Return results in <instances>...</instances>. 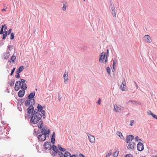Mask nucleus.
<instances>
[{
    "label": "nucleus",
    "instance_id": "60",
    "mask_svg": "<svg viewBox=\"0 0 157 157\" xmlns=\"http://www.w3.org/2000/svg\"><path fill=\"white\" fill-rule=\"evenodd\" d=\"M115 69V66H113V69H112L113 71H114Z\"/></svg>",
    "mask_w": 157,
    "mask_h": 157
},
{
    "label": "nucleus",
    "instance_id": "49",
    "mask_svg": "<svg viewBox=\"0 0 157 157\" xmlns=\"http://www.w3.org/2000/svg\"><path fill=\"white\" fill-rule=\"evenodd\" d=\"M125 157H133V156L131 154H128Z\"/></svg>",
    "mask_w": 157,
    "mask_h": 157
},
{
    "label": "nucleus",
    "instance_id": "1",
    "mask_svg": "<svg viewBox=\"0 0 157 157\" xmlns=\"http://www.w3.org/2000/svg\"><path fill=\"white\" fill-rule=\"evenodd\" d=\"M37 109L34 110V111L32 113V116L30 120V122L34 124L37 123L41 119L42 115L40 113L36 112Z\"/></svg>",
    "mask_w": 157,
    "mask_h": 157
},
{
    "label": "nucleus",
    "instance_id": "56",
    "mask_svg": "<svg viewBox=\"0 0 157 157\" xmlns=\"http://www.w3.org/2000/svg\"><path fill=\"white\" fill-rule=\"evenodd\" d=\"M109 50L108 49H107L106 51V55L107 56H109Z\"/></svg>",
    "mask_w": 157,
    "mask_h": 157
},
{
    "label": "nucleus",
    "instance_id": "63",
    "mask_svg": "<svg viewBox=\"0 0 157 157\" xmlns=\"http://www.w3.org/2000/svg\"><path fill=\"white\" fill-rule=\"evenodd\" d=\"M2 11H6V10L5 9H3L2 10Z\"/></svg>",
    "mask_w": 157,
    "mask_h": 157
},
{
    "label": "nucleus",
    "instance_id": "21",
    "mask_svg": "<svg viewBox=\"0 0 157 157\" xmlns=\"http://www.w3.org/2000/svg\"><path fill=\"white\" fill-rule=\"evenodd\" d=\"M117 135L120 137V138L122 140H124V138L121 132L119 131H117Z\"/></svg>",
    "mask_w": 157,
    "mask_h": 157
},
{
    "label": "nucleus",
    "instance_id": "24",
    "mask_svg": "<svg viewBox=\"0 0 157 157\" xmlns=\"http://www.w3.org/2000/svg\"><path fill=\"white\" fill-rule=\"evenodd\" d=\"M129 102H131L132 105H135L137 104V102L136 101L133 100H130L128 102H126V103L127 104H128Z\"/></svg>",
    "mask_w": 157,
    "mask_h": 157
},
{
    "label": "nucleus",
    "instance_id": "6",
    "mask_svg": "<svg viewBox=\"0 0 157 157\" xmlns=\"http://www.w3.org/2000/svg\"><path fill=\"white\" fill-rule=\"evenodd\" d=\"M109 9L113 16L116 17V9L113 2H111L109 4Z\"/></svg>",
    "mask_w": 157,
    "mask_h": 157
},
{
    "label": "nucleus",
    "instance_id": "8",
    "mask_svg": "<svg viewBox=\"0 0 157 157\" xmlns=\"http://www.w3.org/2000/svg\"><path fill=\"white\" fill-rule=\"evenodd\" d=\"M70 155V153L67 151H66L64 154L62 152H59V156L60 157H69Z\"/></svg>",
    "mask_w": 157,
    "mask_h": 157
},
{
    "label": "nucleus",
    "instance_id": "50",
    "mask_svg": "<svg viewBox=\"0 0 157 157\" xmlns=\"http://www.w3.org/2000/svg\"><path fill=\"white\" fill-rule=\"evenodd\" d=\"M6 36H7V35H5V34H3V37H2V39L3 40L5 39L6 38Z\"/></svg>",
    "mask_w": 157,
    "mask_h": 157
},
{
    "label": "nucleus",
    "instance_id": "31",
    "mask_svg": "<svg viewBox=\"0 0 157 157\" xmlns=\"http://www.w3.org/2000/svg\"><path fill=\"white\" fill-rule=\"evenodd\" d=\"M16 58V57L14 55H13L10 59V60L11 61H10V62H14V60Z\"/></svg>",
    "mask_w": 157,
    "mask_h": 157
},
{
    "label": "nucleus",
    "instance_id": "47",
    "mask_svg": "<svg viewBox=\"0 0 157 157\" xmlns=\"http://www.w3.org/2000/svg\"><path fill=\"white\" fill-rule=\"evenodd\" d=\"M152 116L154 118L156 119L157 120V116L156 115L154 114H152Z\"/></svg>",
    "mask_w": 157,
    "mask_h": 157
},
{
    "label": "nucleus",
    "instance_id": "52",
    "mask_svg": "<svg viewBox=\"0 0 157 157\" xmlns=\"http://www.w3.org/2000/svg\"><path fill=\"white\" fill-rule=\"evenodd\" d=\"M12 46L11 45H9L8 46V49H9L10 51L11 50V49H10V48H12Z\"/></svg>",
    "mask_w": 157,
    "mask_h": 157
},
{
    "label": "nucleus",
    "instance_id": "20",
    "mask_svg": "<svg viewBox=\"0 0 157 157\" xmlns=\"http://www.w3.org/2000/svg\"><path fill=\"white\" fill-rule=\"evenodd\" d=\"M37 111H36V112H40L43 109V107L42 106L40 105V104H38L37 105Z\"/></svg>",
    "mask_w": 157,
    "mask_h": 157
},
{
    "label": "nucleus",
    "instance_id": "46",
    "mask_svg": "<svg viewBox=\"0 0 157 157\" xmlns=\"http://www.w3.org/2000/svg\"><path fill=\"white\" fill-rule=\"evenodd\" d=\"M17 75H15V77L17 78H20V75L19 74V73H18V72H17Z\"/></svg>",
    "mask_w": 157,
    "mask_h": 157
},
{
    "label": "nucleus",
    "instance_id": "22",
    "mask_svg": "<svg viewBox=\"0 0 157 157\" xmlns=\"http://www.w3.org/2000/svg\"><path fill=\"white\" fill-rule=\"evenodd\" d=\"M24 69V67L23 66H20L17 70V72L20 73L22 72Z\"/></svg>",
    "mask_w": 157,
    "mask_h": 157
},
{
    "label": "nucleus",
    "instance_id": "61",
    "mask_svg": "<svg viewBox=\"0 0 157 157\" xmlns=\"http://www.w3.org/2000/svg\"><path fill=\"white\" fill-rule=\"evenodd\" d=\"M115 66V61L113 60V66Z\"/></svg>",
    "mask_w": 157,
    "mask_h": 157
},
{
    "label": "nucleus",
    "instance_id": "44",
    "mask_svg": "<svg viewBox=\"0 0 157 157\" xmlns=\"http://www.w3.org/2000/svg\"><path fill=\"white\" fill-rule=\"evenodd\" d=\"M16 69V68L15 67H14L13 69L12 70L11 73L10 74V75H12L13 74L15 70Z\"/></svg>",
    "mask_w": 157,
    "mask_h": 157
},
{
    "label": "nucleus",
    "instance_id": "19",
    "mask_svg": "<svg viewBox=\"0 0 157 157\" xmlns=\"http://www.w3.org/2000/svg\"><path fill=\"white\" fill-rule=\"evenodd\" d=\"M144 38L147 42L150 43L151 42V38L148 35L145 36Z\"/></svg>",
    "mask_w": 157,
    "mask_h": 157
},
{
    "label": "nucleus",
    "instance_id": "17",
    "mask_svg": "<svg viewBox=\"0 0 157 157\" xmlns=\"http://www.w3.org/2000/svg\"><path fill=\"white\" fill-rule=\"evenodd\" d=\"M25 93V91L23 90H21L18 93V96L20 98L24 96Z\"/></svg>",
    "mask_w": 157,
    "mask_h": 157
},
{
    "label": "nucleus",
    "instance_id": "10",
    "mask_svg": "<svg viewBox=\"0 0 157 157\" xmlns=\"http://www.w3.org/2000/svg\"><path fill=\"white\" fill-rule=\"evenodd\" d=\"M135 147V144L134 142L131 141L129 143V144L127 148L129 150H133L134 147Z\"/></svg>",
    "mask_w": 157,
    "mask_h": 157
},
{
    "label": "nucleus",
    "instance_id": "62",
    "mask_svg": "<svg viewBox=\"0 0 157 157\" xmlns=\"http://www.w3.org/2000/svg\"><path fill=\"white\" fill-rule=\"evenodd\" d=\"M1 123L3 124L4 125L5 124V123L3 121H2L1 122Z\"/></svg>",
    "mask_w": 157,
    "mask_h": 157
},
{
    "label": "nucleus",
    "instance_id": "41",
    "mask_svg": "<svg viewBox=\"0 0 157 157\" xmlns=\"http://www.w3.org/2000/svg\"><path fill=\"white\" fill-rule=\"evenodd\" d=\"M14 34L13 33H11L10 39L11 40H13L14 39Z\"/></svg>",
    "mask_w": 157,
    "mask_h": 157
},
{
    "label": "nucleus",
    "instance_id": "2",
    "mask_svg": "<svg viewBox=\"0 0 157 157\" xmlns=\"http://www.w3.org/2000/svg\"><path fill=\"white\" fill-rule=\"evenodd\" d=\"M51 149L53 151H52V150L50 152L53 157H58V155H59V152H61L59 151L58 147H57L56 145H53L51 147Z\"/></svg>",
    "mask_w": 157,
    "mask_h": 157
},
{
    "label": "nucleus",
    "instance_id": "26",
    "mask_svg": "<svg viewBox=\"0 0 157 157\" xmlns=\"http://www.w3.org/2000/svg\"><path fill=\"white\" fill-rule=\"evenodd\" d=\"M31 102V100H26L25 102V106H29L30 105Z\"/></svg>",
    "mask_w": 157,
    "mask_h": 157
},
{
    "label": "nucleus",
    "instance_id": "30",
    "mask_svg": "<svg viewBox=\"0 0 157 157\" xmlns=\"http://www.w3.org/2000/svg\"><path fill=\"white\" fill-rule=\"evenodd\" d=\"M41 112V114L42 115L43 118L44 119L46 117V116L45 115V111L44 110H42L40 112Z\"/></svg>",
    "mask_w": 157,
    "mask_h": 157
},
{
    "label": "nucleus",
    "instance_id": "11",
    "mask_svg": "<svg viewBox=\"0 0 157 157\" xmlns=\"http://www.w3.org/2000/svg\"><path fill=\"white\" fill-rule=\"evenodd\" d=\"M137 147L139 151H142L144 149L143 144L141 142L138 143L137 144Z\"/></svg>",
    "mask_w": 157,
    "mask_h": 157
},
{
    "label": "nucleus",
    "instance_id": "64",
    "mask_svg": "<svg viewBox=\"0 0 157 157\" xmlns=\"http://www.w3.org/2000/svg\"><path fill=\"white\" fill-rule=\"evenodd\" d=\"M151 157H157V156L154 155V156H152Z\"/></svg>",
    "mask_w": 157,
    "mask_h": 157
},
{
    "label": "nucleus",
    "instance_id": "42",
    "mask_svg": "<svg viewBox=\"0 0 157 157\" xmlns=\"http://www.w3.org/2000/svg\"><path fill=\"white\" fill-rule=\"evenodd\" d=\"M134 122V121L133 120H131L130 121V125L131 126H132L133 125Z\"/></svg>",
    "mask_w": 157,
    "mask_h": 157
},
{
    "label": "nucleus",
    "instance_id": "34",
    "mask_svg": "<svg viewBox=\"0 0 157 157\" xmlns=\"http://www.w3.org/2000/svg\"><path fill=\"white\" fill-rule=\"evenodd\" d=\"M106 71L108 74L110 75L111 71L110 68L109 67H107L106 68Z\"/></svg>",
    "mask_w": 157,
    "mask_h": 157
},
{
    "label": "nucleus",
    "instance_id": "35",
    "mask_svg": "<svg viewBox=\"0 0 157 157\" xmlns=\"http://www.w3.org/2000/svg\"><path fill=\"white\" fill-rule=\"evenodd\" d=\"M21 81H17L16 82L15 85H16L17 86L19 85V86H20L21 85Z\"/></svg>",
    "mask_w": 157,
    "mask_h": 157
},
{
    "label": "nucleus",
    "instance_id": "33",
    "mask_svg": "<svg viewBox=\"0 0 157 157\" xmlns=\"http://www.w3.org/2000/svg\"><path fill=\"white\" fill-rule=\"evenodd\" d=\"M40 132L39 130H38L37 131H34V135H36V136H37L38 134H40Z\"/></svg>",
    "mask_w": 157,
    "mask_h": 157
},
{
    "label": "nucleus",
    "instance_id": "38",
    "mask_svg": "<svg viewBox=\"0 0 157 157\" xmlns=\"http://www.w3.org/2000/svg\"><path fill=\"white\" fill-rule=\"evenodd\" d=\"M51 142L52 144H54L55 142V138H52L51 140Z\"/></svg>",
    "mask_w": 157,
    "mask_h": 157
},
{
    "label": "nucleus",
    "instance_id": "43",
    "mask_svg": "<svg viewBox=\"0 0 157 157\" xmlns=\"http://www.w3.org/2000/svg\"><path fill=\"white\" fill-rule=\"evenodd\" d=\"M62 97L60 95V94L59 93H58V98L59 100V101H60L61 99L62 98Z\"/></svg>",
    "mask_w": 157,
    "mask_h": 157
},
{
    "label": "nucleus",
    "instance_id": "59",
    "mask_svg": "<svg viewBox=\"0 0 157 157\" xmlns=\"http://www.w3.org/2000/svg\"><path fill=\"white\" fill-rule=\"evenodd\" d=\"M4 33H3L4 34H5V35H7L8 34V33L6 31L4 30Z\"/></svg>",
    "mask_w": 157,
    "mask_h": 157
},
{
    "label": "nucleus",
    "instance_id": "14",
    "mask_svg": "<svg viewBox=\"0 0 157 157\" xmlns=\"http://www.w3.org/2000/svg\"><path fill=\"white\" fill-rule=\"evenodd\" d=\"M87 135L88 136L89 140L90 142L93 143L95 142V138L94 136L92 135H91L89 134H87Z\"/></svg>",
    "mask_w": 157,
    "mask_h": 157
},
{
    "label": "nucleus",
    "instance_id": "54",
    "mask_svg": "<svg viewBox=\"0 0 157 157\" xmlns=\"http://www.w3.org/2000/svg\"><path fill=\"white\" fill-rule=\"evenodd\" d=\"M52 138H55V133L54 132L52 135Z\"/></svg>",
    "mask_w": 157,
    "mask_h": 157
},
{
    "label": "nucleus",
    "instance_id": "13",
    "mask_svg": "<svg viewBox=\"0 0 157 157\" xmlns=\"http://www.w3.org/2000/svg\"><path fill=\"white\" fill-rule=\"evenodd\" d=\"M125 83V80L124 79L120 86L121 89L122 91H125L126 90V86L124 85Z\"/></svg>",
    "mask_w": 157,
    "mask_h": 157
},
{
    "label": "nucleus",
    "instance_id": "29",
    "mask_svg": "<svg viewBox=\"0 0 157 157\" xmlns=\"http://www.w3.org/2000/svg\"><path fill=\"white\" fill-rule=\"evenodd\" d=\"M50 133V130L49 129H48L47 128V130L46 131V132H45V136H46L47 137H48V135Z\"/></svg>",
    "mask_w": 157,
    "mask_h": 157
},
{
    "label": "nucleus",
    "instance_id": "5",
    "mask_svg": "<svg viewBox=\"0 0 157 157\" xmlns=\"http://www.w3.org/2000/svg\"><path fill=\"white\" fill-rule=\"evenodd\" d=\"M100 62H103L105 63L107 62V55L106 53L102 52L100 55L99 59Z\"/></svg>",
    "mask_w": 157,
    "mask_h": 157
},
{
    "label": "nucleus",
    "instance_id": "58",
    "mask_svg": "<svg viewBox=\"0 0 157 157\" xmlns=\"http://www.w3.org/2000/svg\"><path fill=\"white\" fill-rule=\"evenodd\" d=\"M69 157H76V155L74 154L72 155H71H71H70Z\"/></svg>",
    "mask_w": 157,
    "mask_h": 157
},
{
    "label": "nucleus",
    "instance_id": "55",
    "mask_svg": "<svg viewBox=\"0 0 157 157\" xmlns=\"http://www.w3.org/2000/svg\"><path fill=\"white\" fill-rule=\"evenodd\" d=\"M138 138H139V137L138 136H137L136 137H135V140H136V141H137L139 140H138Z\"/></svg>",
    "mask_w": 157,
    "mask_h": 157
},
{
    "label": "nucleus",
    "instance_id": "53",
    "mask_svg": "<svg viewBox=\"0 0 157 157\" xmlns=\"http://www.w3.org/2000/svg\"><path fill=\"white\" fill-rule=\"evenodd\" d=\"M147 113L148 115H151L152 116V114H153L151 111H149L147 112Z\"/></svg>",
    "mask_w": 157,
    "mask_h": 157
},
{
    "label": "nucleus",
    "instance_id": "39",
    "mask_svg": "<svg viewBox=\"0 0 157 157\" xmlns=\"http://www.w3.org/2000/svg\"><path fill=\"white\" fill-rule=\"evenodd\" d=\"M15 80L14 79H13V81H12L10 83V85L12 86H13L14 84Z\"/></svg>",
    "mask_w": 157,
    "mask_h": 157
},
{
    "label": "nucleus",
    "instance_id": "9",
    "mask_svg": "<svg viewBox=\"0 0 157 157\" xmlns=\"http://www.w3.org/2000/svg\"><path fill=\"white\" fill-rule=\"evenodd\" d=\"M126 138V142L127 143H128L130 142V141L131 142L134 139V137L132 135H129L127 136Z\"/></svg>",
    "mask_w": 157,
    "mask_h": 157
},
{
    "label": "nucleus",
    "instance_id": "28",
    "mask_svg": "<svg viewBox=\"0 0 157 157\" xmlns=\"http://www.w3.org/2000/svg\"><path fill=\"white\" fill-rule=\"evenodd\" d=\"M27 87V85L25 84H22V86H21V88L22 89V90H26Z\"/></svg>",
    "mask_w": 157,
    "mask_h": 157
},
{
    "label": "nucleus",
    "instance_id": "48",
    "mask_svg": "<svg viewBox=\"0 0 157 157\" xmlns=\"http://www.w3.org/2000/svg\"><path fill=\"white\" fill-rule=\"evenodd\" d=\"M21 83L22 82V84H24V83L25 82V81H26L24 79H21Z\"/></svg>",
    "mask_w": 157,
    "mask_h": 157
},
{
    "label": "nucleus",
    "instance_id": "40",
    "mask_svg": "<svg viewBox=\"0 0 157 157\" xmlns=\"http://www.w3.org/2000/svg\"><path fill=\"white\" fill-rule=\"evenodd\" d=\"M133 86H134V87H136V89H137L138 88V85H137V84H136V82H135V81H134L133 82Z\"/></svg>",
    "mask_w": 157,
    "mask_h": 157
},
{
    "label": "nucleus",
    "instance_id": "25",
    "mask_svg": "<svg viewBox=\"0 0 157 157\" xmlns=\"http://www.w3.org/2000/svg\"><path fill=\"white\" fill-rule=\"evenodd\" d=\"M63 11H65L66 10V7L67 6V3L66 2H63Z\"/></svg>",
    "mask_w": 157,
    "mask_h": 157
},
{
    "label": "nucleus",
    "instance_id": "57",
    "mask_svg": "<svg viewBox=\"0 0 157 157\" xmlns=\"http://www.w3.org/2000/svg\"><path fill=\"white\" fill-rule=\"evenodd\" d=\"M11 29H10L8 31V32L7 33H8V35H9L10 33H11Z\"/></svg>",
    "mask_w": 157,
    "mask_h": 157
},
{
    "label": "nucleus",
    "instance_id": "45",
    "mask_svg": "<svg viewBox=\"0 0 157 157\" xmlns=\"http://www.w3.org/2000/svg\"><path fill=\"white\" fill-rule=\"evenodd\" d=\"M31 100V105H33L35 103V101L34 99H32Z\"/></svg>",
    "mask_w": 157,
    "mask_h": 157
},
{
    "label": "nucleus",
    "instance_id": "12",
    "mask_svg": "<svg viewBox=\"0 0 157 157\" xmlns=\"http://www.w3.org/2000/svg\"><path fill=\"white\" fill-rule=\"evenodd\" d=\"M47 136L42 134L39 135L38 137V140L39 141H44L45 140Z\"/></svg>",
    "mask_w": 157,
    "mask_h": 157
},
{
    "label": "nucleus",
    "instance_id": "7",
    "mask_svg": "<svg viewBox=\"0 0 157 157\" xmlns=\"http://www.w3.org/2000/svg\"><path fill=\"white\" fill-rule=\"evenodd\" d=\"M44 148L46 150H49L51 149V145L50 142H46L44 144Z\"/></svg>",
    "mask_w": 157,
    "mask_h": 157
},
{
    "label": "nucleus",
    "instance_id": "37",
    "mask_svg": "<svg viewBox=\"0 0 157 157\" xmlns=\"http://www.w3.org/2000/svg\"><path fill=\"white\" fill-rule=\"evenodd\" d=\"M20 88V86H17L16 85H15V90L17 91H18Z\"/></svg>",
    "mask_w": 157,
    "mask_h": 157
},
{
    "label": "nucleus",
    "instance_id": "36",
    "mask_svg": "<svg viewBox=\"0 0 157 157\" xmlns=\"http://www.w3.org/2000/svg\"><path fill=\"white\" fill-rule=\"evenodd\" d=\"M118 154V152L115 151L113 154V156L114 157H117Z\"/></svg>",
    "mask_w": 157,
    "mask_h": 157
},
{
    "label": "nucleus",
    "instance_id": "27",
    "mask_svg": "<svg viewBox=\"0 0 157 157\" xmlns=\"http://www.w3.org/2000/svg\"><path fill=\"white\" fill-rule=\"evenodd\" d=\"M58 148L60 151L64 152L66 150V149L62 148L59 145H58Z\"/></svg>",
    "mask_w": 157,
    "mask_h": 157
},
{
    "label": "nucleus",
    "instance_id": "16",
    "mask_svg": "<svg viewBox=\"0 0 157 157\" xmlns=\"http://www.w3.org/2000/svg\"><path fill=\"white\" fill-rule=\"evenodd\" d=\"M63 76L64 79V83L65 84L67 83L68 81V74H67L66 72H65Z\"/></svg>",
    "mask_w": 157,
    "mask_h": 157
},
{
    "label": "nucleus",
    "instance_id": "51",
    "mask_svg": "<svg viewBox=\"0 0 157 157\" xmlns=\"http://www.w3.org/2000/svg\"><path fill=\"white\" fill-rule=\"evenodd\" d=\"M101 99L100 98H99L98 101V102L97 103H98V105H100L101 104Z\"/></svg>",
    "mask_w": 157,
    "mask_h": 157
},
{
    "label": "nucleus",
    "instance_id": "32",
    "mask_svg": "<svg viewBox=\"0 0 157 157\" xmlns=\"http://www.w3.org/2000/svg\"><path fill=\"white\" fill-rule=\"evenodd\" d=\"M112 154V152L111 150L109 151L107 154L106 155L105 157H109Z\"/></svg>",
    "mask_w": 157,
    "mask_h": 157
},
{
    "label": "nucleus",
    "instance_id": "3",
    "mask_svg": "<svg viewBox=\"0 0 157 157\" xmlns=\"http://www.w3.org/2000/svg\"><path fill=\"white\" fill-rule=\"evenodd\" d=\"M43 122L42 121H40L37 124L38 128L41 129V132L42 134L45 135L47 128L46 126L43 127Z\"/></svg>",
    "mask_w": 157,
    "mask_h": 157
},
{
    "label": "nucleus",
    "instance_id": "18",
    "mask_svg": "<svg viewBox=\"0 0 157 157\" xmlns=\"http://www.w3.org/2000/svg\"><path fill=\"white\" fill-rule=\"evenodd\" d=\"M35 91H33L31 92L27 97V98L29 99H33L35 96Z\"/></svg>",
    "mask_w": 157,
    "mask_h": 157
},
{
    "label": "nucleus",
    "instance_id": "23",
    "mask_svg": "<svg viewBox=\"0 0 157 157\" xmlns=\"http://www.w3.org/2000/svg\"><path fill=\"white\" fill-rule=\"evenodd\" d=\"M4 26H6L5 28H4V29L5 30H6V29H7V27L6 25L5 24L4 25H2V26L1 29V31H0V34H3L4 33V31H3V29H4Z\"/></svg>",
    "mask_w": 157,
    "mask_h": 157
},
{
    "label": "nucleus",
    "instance_id": "15",
    "mask_svg": "<svg viewBox=\"0 0 157 157\" xmlns=\"http://www.w3.org/2000/svg\"><path fill=\"white\" fill-rule=\"evenodd\" d=\"M34 110L33 106V105H31L27 109L28 113L30 114L32 113H33V112H34Z\"/></svg>",
    "mask_w": 157,
    "mask_h": 157
},
{
    "label": "nucleus",
    "instance_id": "4",
    "mask_svg": "<svg viewBox=\"0 0 157 157\" xmlns=\"http://www.w3.org/2000/svg\"><path fill=\"white\" fill-rule=\"evenodd\" d=\"M113 106L114 111L117 113H121L124 109V107L120 105L115 104Z\"/></svg>",
    "mask_w": 157,
    "mask_h": 157
}]
</instances>
